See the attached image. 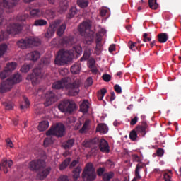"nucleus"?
<instances>
[{
  "instance_id": "13d9d810",
  "label": "nucleus",
  "mask_w": 181,
  "mask_h": 181,
  "mask_svg": "<svg viewBox=\"0 0 181 181\" xmlns=\"http://www.w3.org/2000/svg\"><path fill=\"white\" fill-rule=\"evenodd\" d=\"M104 172H105V168H103V167H100L97 170L98 176H103L104 175Z\"/></svg>"
},
{
  "instance_id": "393cba45",
  "label": "nucleus",
  "mask_w": 181,
  "mask_h": 181,
  "mask_svg": "<svg viewBox=\"0 0 181 181\" xmlns=\"http://www.w3.org/2000/svg\"><path fill=\"white\" fill-rule=\"evenodd\" d=\"M9 81H11L12 85L18 84V83H21L22 81V76L19 74H14L11 78H8Z\"/></svg>"
},
{
  "instance_id": "a18cd8bd",
  "label": "nucleus",
  "mask_w": 181,
  "mask_h": 181,
  "mask_svg": "<svg viewBox=\"0 0 181 181\" xmlns=\"http://www.w3.org/2000/svg\"><path fill=\"white\" fill-rule=\"evenodd\" d=\"M138 132L136 130H132L129 134V139L131 141H133V142H135L136 141V138H138Z\"/></svg>"
},
{
  "instance_id": "e2e57ef3",
  "label": "nucleus",
  "mask_w": 181,
  "mask_h": 181,
  "mask_svg": "<svg viewBox=\"0 0 181 181\" xmlns=\"http://www.w3.org/2000/svg\"><path fill=\"white\" fill-rule=\"evenodd\" d=\"M107 12H108V10L105 8H102L100 9V16H105L107 15Z\"/></svg>"
},
{
  "instance_id": "7ed1b4c3",
  "label": "nucleus",
  "mask_w": 181,
  "mask_h": 181,
  "mask_svg": "<svg viewBox=\"0 0 181 181\" xmlns=\"http://www.w3.org/2000/svg\"><path fill=\"white\" fill-rule=\"evenodd\" d=\"M23 25L21 23H11L6 29V31H2L0 35V42L8 39L9 35H18L22 32Z\"/></svg>"
},
{
  "instance_id": "1a4fd4ad",
  "label": "nucleus",
  "mask_w": 181,
  "mask_h": 181,
  "mask_svg": "<svg viewBox=\"0 0 181 181\" xmlns=\"http://www.w3.org/2000/svg\"><path fill=\"white\" fill-rule=\"evenodd\" d=\"M40 78H45V74L41 69L35 68L33 69V73L27 76V80L32 81L33 86L37 84Z\"/></svg>"
},
{
  "instance_id": "f3484780",
  "label": "nucleus",
  "mask_w": 181,
  "mask_h": 181,
  "mask_svg": "<svg viewBox=\"0 0 181 181\" xmlns=\"http://www.w3.org/2000/svg\"><path fill=\"white\" fill-rule=\"evenodd\" d=\"M30 15L33 18L45 16V9L33 8L30 11Z\"/></svg>"
},
{
  "instance_id": "6ab92c4d",
  "label": "nucleus",
  "mask_w": 181,
  "mask_h": 181,
  "mask_svg": "<svg viewBox=\"0 0 181 181\" xmlns=\"http://www.w3.org/2000/svg\"><path fill=\"white\" fill-rule=\"evenodd\" d=\"M88 29H90V23L88 21H83L78 26V32L82 35H84V33H86V30H88Z\"/></svg>"
},
{
  "instance_id": "c756f323",
  "label": "nucleus",
  "mask_w": 181,
  "mask_h": 181,
  "mask_svg": "<svg viewBox=\"0 0 181 181\" xmlns=\"http://www.w3.org/2000/svg\"><path fill=\"white\" fill-rule=\"evenodd\" d=\"M157 37L159 43H166V42H168V39H169L168 34L165 33L158 34Z\"/></svg>"
},
{
  "instance_id": "6e6d98bb",
  "label": "nucleus",
  "mask_w": 181,
  "mask_h": 181,
  "mask_svg": "<svg viewBox=\"0 0 181 181\" xmlns=\"http://www.w3.org/2000/svg\"><path fill=\"white\" fill-rule=\"evenodd\" d=\"M45 15L47 16H49V18H54V11L48 9V10H45Z\"/></svg>"
},
{
  "instance_id": "69168bd1",
  "label": "nucleus",
  "mask_w": 181,
  "mask_h": 181,
  "mask_svg": "<svg viewBox=\"0 0 181 181\" xmlns=\"http://www.w3.org/2000/svg\"><path fill=\"white\" fill-rule=\"evenodd\" d=\"M156 153L158 156H163V153H165V151L162 148L157 149Z\"/></svg>"
},
{
  "instance_id": "b1692460",
  "label": "nucleus",
  "mask_w": 181,
  "mask_h": 181,
  "mask_svg": "<svg viewBox=\"0 0 181 181\" xmlns=\"http://www.w3.org/2000/svg\"><path fill=\"white\" fill-rule=\"evenodd\" d=\"M96 132H100V134H107V132H108V127H107L105 124H98L96 127Z\"/></svg>"
},
{
  "instance_id": "4d7b16f0",
  "label": "nucleus",
  "mask_w": 181,
  "mask_h": 181,
  "mask_svg": "<svg viewBox=\"0 0 181 181\" xmlns=\"http://www.w3.org/2000/svg\"><path fill=\"white\" fill-rule=\"evenodd\" d=\"M102 78L104 81H105L106 83H108L111 81V75L108 74H105L102 76Z\"/></svg>"
},
{
  "instance_id": "2f4dec72",
  "label": "nucleus",
  "mask_w": 181,
  "mask_h": 181,
  "mask_svg": "<svg viewBox=\"0 0 181 181\" xmlns=\"http://www.w3.org/2000/svg\"><path fill=\"white\" fill-rule=\"evenodd\" d=\"M28 57H30V60H33V62H36V60L40 57V53L37 51H33L28 54Z\"/></svg>"
},
{
  "instance_id": "ddd939ff",
  "label": "nucleus",
  "mask_w": 181,
  "mask_h": 181,
  "mask_svg": "<svg viewBox=\"0 0 181 181\" xmlns=\"http://www.w3.org/2000/svg\"><path fill=\"white\" fill-rule=\"evenodd\" d=\"M13 86L12 81H9V79L1 82L0 84V93H6L10 91L12 89Z\"/></svg>"
},
{
  "instance_id": "c03bdc74",
  "label": "nucleus",
  "mask_w": 181,
  "mask_h": 181,
  "mask_svg": "<svg viewBox=\"0 0 181 181\" xmlns=\"http://www.w3.org/2000/svg\"><path fill=\"white\" fill-rule=\"evenodd\" d=\"M90 125V120L86 119L82 127V128L79 130L81 134H84L87 129H88V126Z\"/></svg>"
},
{
  "instance_id": "2eb2a0df",
  "label": "nucleus",
  "mask_w": 181,
  "mask_h": 181,
  "mask_svg": "<svg viewBox=\"0 0 181 181\" xmlns=\"http://www.w3.org/2000/svg\"><path fill=\"white\" fill-rule=\"evenodd\" d=\"M59 43L61 46L64 47L71 46L72 45H74V38L71 36L64 37L59 40Z\"/></svg>"
},
{
  "instance_id": "f8f14e48",
  "label": "nucleus",
  "mask_w": 181,
  "mask_h": 181,
  "mask_svg": "<svg viewBox=\"0 0 181 181\" xmlns=\"http://www.w3.org/2000/svg\"><path fill=\"white\" fill-rule=\"evenodd\" d=\"M58 98L53 91L50 90L47 93V96L46 98V101L45 102V107H49L52 105V104L56 103L57 101Z\"/></svg>"
},
{
  "instance_id": "9d476101",
  "label": "nucleus",
  "mask_w": 181,
  "mask_h": 181,
  "mask_svg": "<svg viewBox=\"0 0 181 181\" xmlns=\"http://www.w3.org/2000/svg\"><path fill=\"white\" fill-rule=\"evenodd\" d=\"M60 23H62V21L60 20H56L54 22L52 23L47 30V33L45 34V37H47L48 39L53 37L56 29L59 28Z\"/></svg>"
},
{
  "instance_id": "7c9ffc66",
  "label": "nucleus",
  "mask_w": 181,
  "mask_h": 181,
  "mask_svg": "<svg viewBox=\"0 0 181 181\" xmlns=\"http://www.w3.org/2000/svg\"><path fill=\"white\" fill-rule=\"evenodd\" d=\"M80 173H81V167L77 166L73 170V177L75 181L80 177Z\"/></svg>"
},
{
  "instance_id": "09e8293b",
  "label": "nucleus",
  "mask_w": 181,
  "mask_h": 181,
  "mask_svg": "<svg viewBox=\"0 0 181 181\" xmlns=\"http://www.w3.org/2000/svg\"><path fill=\"white\" fill-rule=\"evenodd\" d=\"M77 4L80 8H87L88 6V0H78Z\"/></svg>"
},
{
  "instance_id": "f704fd0d",
  "label": "nucleus",
  "mask_w": 181,
  "mask_h": 181,
  "mask_svg": "<svg viewBox=\"0 0 181 181\" xmlns=\"http://www.w3.org/2000/svg\"><path fill=\"white\" fill-rule=\"evenodd\" d=\"M23 100L24 102L20 105L21 110H26L29 108V106L30 105V102L27 97H24Z\"/></svg>"
},
{
  "instance_id": "0eeeda50",
  "label": "nucleus",
  "mask_w": 181,
  "mask_h": 181,
  "mask_svg": "<svg viewBox=\"0 0 181 181\" xmlns=\"http://www.w3.org/2000/svg\"><path fill=\"white\" fill-rule=\"evenodd\" d=\"M18 2H19V0H0V26L4 23V18L2 17L4 8L11 9L13 8Z\"/></svg>"
},
{
  "instance_id": "0e129e2a",
  "label": "nucleus",
  "mask_w": 181,
  "mask_h": 181,
  "mask_svg": "<svg viewBox=\"0 0 181 181\" xmlns=\"http://www.w3.org/2000/svg\"><path fill=\"white\" fill-rule=\"evenodd\" d=\"M4 106L6 107V110H13V104L9 103H5Z\"/></svg>"
},
{
  "instance_id": "5fc2aeb1",
  "label": "nucleus",
  "mask_w": 181,
  "mask_h": 181,
  "mask_svg": "<svg viewBox=\"0 0 181 181\" xmlns=\"http://www.w3.org/2000/svg\"><path fill=\"white\" fill-rule=\"evenodd\" d=\"M28 18V15L26 14H19L16 17V21H18V22H25L26 21V18Z\"/></svg>"
},
{
  "instance_id": "9b49d317",
  "label": "nucleus",
  "mask_w": 181,
  "mask_h": 181,
  "mask_svg": "<svg viewBox=\"0 0 181 181\" xmlns=\"http://www.w3.org/2000/svg\"><path fill=\"white\" fill-rule=\"evenodd\" d=\"M29 168L30 170H39L45 168V161L42 160H33L30 162Z\"/></svg>"
},
{
  "instance_id": "423d86ee",
  "label": "nucleus",
  "mask_w": 181,
  "mask_h": 181,
  "mask_svg": "<svg viewBox=\"0 0 181 181\" xmlns=\"http://www.w3.org/2000/svg\"><path fill=\"white\" fill-rule=\"evenodd\" d=\"M76 103L73 100H64L58 105V110H59L61 112L71 114L76 111Z\"/></svg>"
},
{
  "instance_id": "774afa93",
  "label": "nucleus",
  "mask_w": 181,
  "mask_h": 181,
  "mask_svg": "<svg viewBox=\"0 0 181 181\" xmlns=\"http://www.w3.org/2000/svg\"><path fill=\"white\" fill-rule=\"evenodd\" d=\"M163 176L165 181H170V174H169L168 173H165Z\"/></svg>"
},
{
  "instance_id": "e433bc0d",
  "label": "nucleus",
  "mask_w": 181,
  "mask_h": 181,
  "mask_svg": "<svg viewBox=\"0 0 181 181\" xmlns=\"http://www.w3.org/2000/svg\"><path fill=\"white\" fill-rule=\"evenodd\" d=\"M142 168H144V166H142L140 164H137L136 166V170H135V176L136 177H134L132 181H136V179H141V175H139V170H141V169H142Z\"/></svg>"
},
{
  "instance_id": "a19ab883",
  "label": "nucleus",
  "mask_w": 181,
  "mask_h": 181,
  "mask_svg": "<svg viewBox=\"0 0 181 181\" xmlns=\"http://www.w3.org/2000/svg\"><path fill=\"white\" fill-rule=\"evenodd\" d=\"M128 47H129L130 50H132L133 52H135V50H138L139 52V50H141V47H136V43L132 41H129Z\"/></svg>"
},
{
  "instance_id": "58836bf2",
  "label": "nucleus",
  "mask_w": 181,
  "mask_h": 181,
  "mask_svg": "<svg viewBox=\"0 0 181 181\" xmlns=\"http://www.w3.org/2000/svg\"><path fill=\"white\" fill-rule=\"evenodd\" d=\"M114 177V173L109 172V173H105L103 176V181H110L111 179Z\"/></svg>"
},
{
  "instance_id": "f03ea898",
  "label": "nucleus",
  "mask_w": 181,
  "mask_h": 181,
  "mask_svg": "<svg viewBox=\"0 0 181 181\" xmlns=\"http://www.w3.org/2000/svg\"><path fill=\"white\" fill-rule=\"evenodd\" d=\"M77 54L83 53V48L80 45H75L72 48V51L61 49L58 52V55L54 60L55 64L57 66H64L67 63H70L74 57V52Z\"/></svg>"
},
{
  "instance_id": "dca6fc26",
  "label": "nucleus",
  "mask_w": 181,
  "mask_h": 181,
  "mask_svg": "<svg viewBox=\"0 0 181 181\" xmlns=\"http://www.w3.org/2000/svg\"><path fill=\"white\" fill-rule=\"evenodd\" d=\"M98 146L101 152H105L106 153H108L110 152V146L108 145V142H107L105 139H101Z\"/></svg>"
},
{
  "instance_id": "338daca9",
  "label": "nucleus",
  "mask_w": 181,
  "mask_h": 181,
  "mask_svg": "<svg viewBox=\"0 0 181 181\" xmlns=\"http://www.w3.org/2000/svg\"><path fill=\"white\" fill-rule=\"evenodd\" d=\"M58 181H69V177L66 175H61Z\"/></svg>"
},
{
  "instance_id": "c9c22d12",
  "label": "nucleus",
  "mask_w": 181,
  "mask_h": 181,
  "mask_svg": "<svg viewBox=\"0 0 181 181\" xmlns=\"http://www.w3.org/2000/svg\"><path fill=\"white\" fill-rule=\"evenodd\" d=\"M91 53V49H86L84 50L83 57L80 59V62H84L90 59V54Z\"/></svg>"
},
{
  "instance_id": "20e7f679",
  "label": "nucleus",
  "mask_w": 181,
  "mask_h": 181,
  "mask_svg": "<svg viewBox=\"0 0 181 181\" xmlns=\"http://www.w3.org/2000/svg\"><path fill=\"white\" fill-rule=\"evenodd\" d=\"M40 39L34 37H29L25 39H21L17 42V46L23 50L30 49L32 46H40Z\"/></svg>"
},
{
  "instance_id": "a878e982",
  "label": "nucleus",
  "mask_w": 181,
  "mask_h": 181,
  "mask_svg": "<svg viewBox=\"0 0 181 181\" xmlns=\"http://www.w3.org/2000/svg\"><path fill=\"white\" fill-rule=\"evenodd\" d=\"M76 140L74 139H68L66 141L62 144V147L64 149H70L73 148Z\"/></svg>"
},
{
  "instance_id": "3c124183",
  "label": "nucleus",
  "mask_w": 181,
  "mask_h": 181,
  "mask_svg": "<svg viewBox=\"0 0 181 181\" xmlns=\"http://www.w3.org/2000/svg\"><path fill=\"white\" fill-rule=\"evenodd\" d=\"M102 51H103V44L97 43L96 47H95V54L98 56H100V54H101Z\"/></svg>"
},
{
  "instance_id": "4be33fe9",
  "label": "nucleus",
  "mask_w": 181,
  "mask_h": 181,
  "mask_svg": "<svg viewBox=\"0 0 181 181\" xmlns=\"http://www.w3.org/2000/svg\"><path fill=\"white\" fill-rule=\"evenodd\" d=\"M88 108H90V103L88 100H84L80 105V111L86 114L88 112Z\"/></svg>"
},
{
  "instance_id": "473e14b6",
  "label": "nucleus",
  "mask_w": 181,
  "mask_h": 181,
  "mask_svg": "<svg viewBox=\"0 0 181 181\" xmlns=\"http://www.w3.org/2000/svg\"><path fill=\"white\" fill-rule=\"evenodd\" d=\"M49 128V122L47 121H42L39 124L38 129L43 132V131H46Z\"/></svg>"
},
{
  "instance_id": "ea45409f",
  "label": "nucleus",
  "mask_w": 181,
  "mask_h": 181,
  "mask_svg": "<svg viewBox=\"0 0 181 181\" xmlns=\"http://www.w3.org/2000/svg\"><path fill=\"white\" fill-rule=\"evenodd\" d=\"M47 21L43 19H37L34 22V26H46Z\"/></svg>"
},
{
  "instance_id": "4468645a",
  "label": "nucleus",
  "mask_w": 181,
  "mask_h": 181,
  "mask_svg": "<svg viewBox=\"0 0 181 181\" xmlns=\"http://www.w3.org/2000/svg\"><path fill=\"white\" fill-rule=\"evenodd\" d=\"M12 165H13V162L11 160H8V159L4 158L1 160V163H0V170H2L3 168L4 173H8V172H9L8 168H11Z\"/></svg>"
},
{
  "instance_id": "8fccbe9b",
  "label": "nucleus",
  "mask_w": 181,
  "mask_h": 181,
  "mask_svg": "<svg viewBox=\"0 0 181 181\" xmlns=\"http://www.w3.org/2000/svg\"><path fill=\"white\" fill-rule=\"evenodd\" d=\"M6 50H8V45L6 44L0 45V57L6 53Z\"/></svg>"
},
{
  "instance_id": "72a5a7b5",
  "label": "nucleus",
  "mask_w": 181,
  "mask_h": 181,
  "mask_svg": "<svg viewBox=\"0 0 181 181\" xmlns=\"http://www.w3.org/2000/svg\"><path fill=\"white\" fill-rule=\"evenodd\" d=\"M70 162H71V158H67L66 159H65L64 162H62V163L59 165V170H64V169H66V168H67L69 165H70Z\"/></svg>"
},
{
  "instance_id": "f257e3e1",
  "label": "nucleus",
  "mask_w": 181,
  "mask_h": 181,
  "mask_svg": "<svg viewBox=\"0 0 181 181\" xmlns=\"http://www.w3.org/2000/svg\"><path fill=\"white\" fill-rule=\"evenodd\" d=\"M70 78L64 77L61 80L57 81L52 83V88L54 90H63L65 88L68 95L71 97L78 95L80 93V81L76 80L72 83H69Z\"/></svg>"
},
{
  "instance_id": "cd10ccee",
  "label": "nucleus",
  "mask_w": 181,
  "mask_h": 181,
  "mask_svg": "<svg viewBox=\"0 0 181 181\" xmlns=\"http://www.w3.org/2000/svg\"><path fill=\"white\" fill-rule=\"evenodd\" d=\"M16 67H18V64H16V62H8L6 64L5 69L8 73L12 74V71H13Z\"/></svg>"
},
{
  "instance_id": "79ce46f5",
  "label": "nucleus",
  "mask_w": 181,
  "mask_h": 181,
  "mask_svg": "<svg viewBox=\"0 0 181 181\" xmlns=\"http://www.w3.org/2000/svg\"><path fill=\"white\" fill-rule=\"evenodd\" d=\"M148 5L151 9L156 10L159 8V4L156 2V0H148Z\"/></svg>"
},
{
  "instance_id": "de8ad7c7",
  "label": "nucleus",
  "mask_w": 181,
  "mask_h": 181,
  "mask_svg": "<svg viewBox=\"0 0 181 181\" xmlns=\"http://www.w3.org/2000/svg\"><path fill=\"white\" fill-rule=\"evenodd\" d=\"M64 30H66V24H62L57 30V35L58 36H62V35L64 33Z\"/></svg>"
},
{
  "instance_id": "412c9836",
  "label": "nucleus",
  "mask_w": 181,
  "mask_h": 181,
  "mask_svg": "<svg viewBox=\"0 0 181 181\" xmlns=\"http://www.w3.org/2000/svg\"><path fill=\"white\" fill-rule=\"evenodd\" d=\"M69 8V1L67 0H62L59 3V12L63 13L66 12Z\"/></svg>"
},
{
  "instance_id": "a211bd4d",
  "label": "nucleus",
  "mask_w": 181,
  "mask_h": 181,
  "mask_svg": "<svg viewBox=\"0 0 181 181\" xmlns=\"http://www.w3.org/2000/svg\"><path fill=\"white\" fill-rule=\"evenodd\" d=\"M50 170H52V168H47L45 169H43L42 171H40L37 175V179L40 180H43V179H46L49 174L50 173Z\"/></svg>"
},
{
  "instance_id": "680f3d73",
  "label": "nucleus",
  "mask_w": 181,
  "mask_h": 181,
  "mask_svg": "<svg viewBox=\"0 0 181 181\" xmlns=\"http://www.w3.org/2000/svg\"><path fill=\"white\" fill-rule=\"evenodd\" d=\"M114 90L115 91H116V93H117L118 94H121V93H122V88H121V86H119V85L116 84L114 86Z\"/></svg>"
},
{
  "instance_id": "4c0bfd02",
  "label": "nucleus",
  "mask_w": 181,
  "mask_h": 181,
  "mask_svg": "<svg viewBox=\"0 0 181 181\" xmlns=\"http://www.w3.org/2000/svg\"><path fill=\"white\" fill-rule=\"evenodd\" d=\"M85 42L86 43V45H91V43H93V42H94V35L93 34H87L85 36Z\"/></svg>"
},
{
  "instance_id": "5701e85b",
  "label": "nucleus",
  "mask_w": 181,
  "mask_h": 181,
  "mask_svg": "<svg viewBox=\"0 0 181 181\" xmlns=\"http://www.w3.org/2000/svg\"><path fill=\"white\" fill-rule=\"evenodd\" d=\"M146 128H148L146 124L139 125L136 127V131L137 134H141V136H145L146 135Z\"/></svg>"
},
{
  "instance_id": "bb28decb",
  "label": "nucleus",
  "mask_w": 181,
  "mask_h": 181,
  "mask_svg": "<svg viewBox=\"0 0 181 181\" xmlns=\"http://www.w3.org/2000/svg\"><path fill=\"white\" fill-rule=\"evenodd\" d=\"M100 139L95 137L93 139H91L89 141H84L83 143V146H86V148H88V146H90V145H100Z\"/></svg>"
},
{
  "instance_id": "37998d69",
  "label": "nucleus",
  "mask_w": 181,
  "mask_h": 181,
  "mask_svg": "<svg viewBox=\"0 0 181 181\" xmlns=\"http://www.w3.org/2000/svg\"><path fill=\"white\" fill-rule=\"evenodd\" d=\"M77 8L76 7H71V8L69 10L67 17L69 18V19H71V18H74V16L77 15Z\"/></svg>"
},
{
  "instance_id": "6e6552de",
  "label": "nucleus",
  "mask_w": 181,
  "mask_h": 181,
  "mask_svg": "<svg viewBox=\"0 0 181 181\" xmlns=\"http://www.w3.org/2000/svg\"><path fill=\"white\" fill-rule=\"evenodd\" d=\"M83 179H86L87 181H93L95 180V168L91 163H88L82 173Z\"/></svg>"
},
{
  "instance_id": "864d4df0",
  "label": "nucleus",
  "mask_w": 181,
  "mask_h": 181,
  "mask_svg": "<svg viewBox=\"0 0 181 181\" xmlns=\"http://www.w3.org/2000/svg\"><path fill=\"white\" fill-rule=\"evenodd\" d=\"M105 94H107V89L105 88L101 89L100 92L98 94V100L101 101L103 98H104V95H105Z\"/></svg>"
},
{
  "instance_id": "603ef678",
  "label": "nucleus",
  "mask_w": 181,
  "mask_h": 181,
  "mask_svg": "<svg viewBox=\"0 0 181 181\" xmlns=\"http://www.w3.org/2000/svg\"><path fill=\"white\" fill-rule=\"evenodd\" d=\"M32 67V64H24L21 69V71L22 73H28V71H29L30 70Z\"/></svg>"
},
{
  "instance_id": "052dcab7",
  "label": "nucleus",
  "mask_w": 181,
  "mask_h": 181,
  "mask_svg": "<svg viewBox=\"0 0 181 181\" xmlns=\"http://www.w3.org/2000/svg\"><path fill=\"white\" fill-rule=\"evenodd\" d=\"M88 66L89 69L95 66V60L94 59H89Z\"/></svg>"
},
{
  "instance_id": "bf43d9fd",
  "label": "nucleus",
  "mask_w": 181,
  "mask_h": 181,
  "mask_svg": "<svg viewBox=\"0 0 181 181\" xmlns=\"http://www.w3.org/2000/svg\"><path fill=\"white\" fill-rule=\"evenodd\" d=\"M152 40V38L148 37V33H145L143 34V42L146 43V42H151Z\"/></svg>"
},
{
  "instance_id": "aec40b11",
  "label": "nucleus",
  "mask_w": 181,
  "mask_h": 181,
  "mask_svg": "<svg viewBox=\"0 0 181 181\" xmlns=\"http://www.w3.org/2000/svg\"><path fill=\"white\" fill-rule=\"evenodd\" d=\"M47 138L44 139L43 145L45 148H47L48 146H52L53 144H54V136L53 135H47Z\"/></svg>"
},
{
  "instance_id": "49530a36",
  "label": "nucleus",
  "mask_w": 181,
  "mask_h": 181,
  "mask_svg": "<svg viewBox=\"0 0 181 181\" xmlns=\"http://www.w3.org/2000/svg\"><path fill=\"white\" fill-rule=\"evenodd\" d=\"M9 76H11V72L7 71L6 68L0 73V78L1 80H5V78H6V77H9Z\"/></svg>"
},
{
  "instance_id": "39448f33",
  "label": "nucleus",
  "mask_w": 181,
  "mask_h": 181,
  "mask_svg": "<svg viewBox=\"0 0 181 181\" xmlns=\"http://www.w3.org/2000/svg\"><path fill=\"white\" fill-rule=\"evenodd\" d=\"M64 132H66V128L64 124L57 123L49 129L46 132V135H52V136H57V138H63L64 136Z\"/></svg>"
},
{
  "instance_id": "c85d7f7f",
  "label": "nucleus",
  "mask_w": 181,
  "mask_h": 181,
  "mask_svg": "<svg viewBox=\"0 0 181 181\" xmlns=\"http://www.w3.org/2000/svg\"><path fill=\"white\" fill-rule=\"evenodd\" d=\"M81 70V64H80L79 62L75 63L71 67V71L73 74H78Z\"/></svg>"
}]
</instances>
